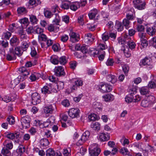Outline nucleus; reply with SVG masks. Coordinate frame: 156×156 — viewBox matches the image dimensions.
I'll return each mask as SVG.
<instances>
[{
    "label": "nucleus",
    "instance_id": "16",
    "mask_svg": "<svg viewBox=\"0 0 156 156\" xmlns=\"http://www.w3.org/2000/svg\"><path fill=\"white\" fill-rule=\"evenodd\" d=\"M139 90L140 94L143 95H146L149 94V88L147 87H140Z\"/></svg>",
    "mask_w": 156,
    "mask_h": 156
},
{
    "label": "nucleus",
    "instance_id": "39",
    "mask_svg": "<svg viewBox=\"0 0 156 156\" xmlns=\"http://www.w3.org/2000/svg\"><path fill=\"white\" fill-rule=\"evenodd\" d=\"M41 144L43 147H46L48 146L49 144V141L46 138H43L40 140Z\"/></svg>",
    "mask_w": 156,
    "mask_h": 156
},
{
    "label": "nucleus",
    "instance_id": "6",
    "mask_svg": "<svg viewBox=\"0 0 156 156\" xmlns=\"http://www.w3.org/2000/svg\"><path fill=\"white\" fill-rule=\"evenodd\" d=\"M55 74L58 76H64L65 73L64 69L62 66L55 67L54 69Z\"/></svg>",
    "mask_w": 156,
    "mask_h": 156
},
{
    "label": "nucleus",
    "instance_id": "52",
    "mask_svg": "<svg viewBox=\"0 0 156 156\" xmlns=\"http://www.w3.org/2000/svg\"><path fill=\"white\" fill-rule=\"evenodd\" d=\"M88 118L90 121H94L98 119V116L94 114H92L89 115Z\"/></svg>",
    "mask_w": 156,
    "mask_h": 156
},
{
    "label": "nucleus",
    "instance_id": "23",
    "mask_svg": "<svg viewBox=\"0 0 156 156\" xmlns=\"http://www.w3.org/2000/svg\"><path fill=\"white\" fill-rule=\"evenodd\" d=\"M95 53L99 55L98 56L99 59L101 61H102L104 58L105 52L103 50H96Z\"/></svg>",
    "mask_w": 156,
    "mask_h": 156
},
{
    "label": "nucleus",
    "instance_id": "7",
    "mask_svg": "<svg viewBox=\"0 0 156 156\" xmlns=\"http://www.w3.org/2000/svg\"><path fill=\"white\" fill-rule=\"evenodd\" d=\"M21 122L23 128L27 129L30 126V118L26 116L21 118Z\"/></svg>",
    "mask_w": 156,
    "mask_h": 156
},
{
    "label": "nucleus",
    "instance_id": "56",
    "mask_svg": "<svg viewBox=\"0 0 156 156\" xmlns=\"http://www.w3.org/2000/svg\"><path fill=\"white\" fill-rule=\"evenodd\" d=\"M136 30L139 33L144 32L145 27L142 25H139L137 26Z\"/></svg>",
    "mask_w": 156,
    "mask_h": 156
},
{
    "label": "nucleus",
    "instance_id": "24",
    "mask_svg": "<svg viewBox=\"0 0 156 156\" xmlns=\"http://www.w3.org/2000/svg\"><path fill=\"white\" fill-rule=\"evenodd\" d=\"M80 7V2H75L72 3L70 5V8L72 10L74 11L76 10Z\"/></svg>",
    "mask_w": 156,
    "mask_h": 156
},
{
    "label": "nucleus",
    "instance_id": "57",
    "mask_svg": "<svg viewBox=\"0 0 156 156\" xmlns=\"http://www.w3.org/2000/svg\"><path fill=\"white\" fill-rule=\"evenodd\" d=\"M87 27L90 30L93 31L95 30L96 26L95 25L93 24H87Z\"/></svg>",
    "mask_w": 156,
    "mask_h": 156
},
{
    "label": "nucleus",
    "instance_id": "15",
    "mask_svg": "<svg viewBox=\"0 0 156 156\" xmlns=\"http://www.w3.org/2000/svg\"><path fill=\"white\" fill-rule=\"evenodd\" d=\"M10 45L12 46H17L20 43L19 39L16 36H13L10 41Z\"/></svg>",
    "mask_w": 156,
    "mask_h": 156
},
{
    "label": "nucleus",
    "instance_id": "19",
    "mask_svg": "<svg viewBox=\"0 0 156 156\" xmlns=\"http://www.w3.org/2000/svg\"><path fill=\"white\" fill-rule=\"evenodd\" d=\"M107 80L112 83H114L116 82L117 79L116 77L114 75L108 74L106 76Z\"/></svg>",
    "mask_w": 156,
    "mask_h": 156
},
{
    "label": "nucleus",
    "instance_id": "53",
    "mask_svg": "<svg viewBox=\"0 0 156 156\" xmlns=\"http://www.w3.org/2000/svg\"><path fill=\"white\" fill-rule=\"evenodd\" d=\"M120 141L122 144L123 146L128 145L129 142V140L125 137H123L120 140Z\"/></svg>",
    "mask_w": 156,
    "mask_h": 156
},
{
    "label": "nucleus",
    "instance_id": "9",
    "mask_svg": "<svg viewBox=\"0 0 156 156\" xmlns=\"http://www.w3.org/2000/svg\"><path fill=\"white\" fill-rule=\"evenodd\" d=\"M38 39L39 42H40L41 47L44 48L46 47V44L44 43L48 39L47 36L44 34H40L38 36Z\"/></svg>",
    "mask_w": 156,
    "mask_h": 156
},
{
    "label": "nucleus",
    "instance_id": "13",
    "mask_svg": "<svg viewBox=\"0 0 156 156\" xmlns=\"http://www.w3.org/2000/svg\"><path fill=\"white\" fill-rule=\"evenodd\" d=\"M110 136L108 134H106L105 133H101L100 134L98 140L101 141H105L108 140Z\"/></svg>",
    "mask_w": 156,
    "mask_h": 156
},
{
    "label": "nucleus",
    "instance_id": "33",
    "mask_svg": "<svg viewBox=\"0 0 156 156\" xmlns=\"http://www.w3.org/2000/svg\"><path fill=\"white\" fill-rule=\"evenodd\" d=\"M93 108L96 109L100 110L102 109V104L101 103L98 102H94L92 105Z\"/></svg>",
    "mask_w": 156,
    "mask_h": 156
},
{
    "label": "nucleus",
    "instance_id": "50",
    "mask_svg": "<svg viewBox=\"0 0 156 156\" xmlns=\"http://www.w3.org/2000/svg\"><path fill=\"white\" fill-rule=\"evenodd\" d=\"M42 93L44 94L50 93V92L48 87L47 86H44L41 89Z\"/></svg>",
    "mask_w": 156,
    "mask_h": 156
},
{
    "label": "nucleus",
    "instance_id": "54",
    "mask_svg": "<svg viewBox=\"0 0 156 156\" xmlns=\"http://www.w3.org/2000/svg\"><path fill=\"white\" fill-rule=\"evenodd\" d=\"M43 30L42 29L38 27H34V33H36L40 35V34H43Z\"/></svg>",
    "mask_w": 156,
    "mask_h": 156
},
{
    "label": "nucleus",
    "instance_id": "17",
    "mask_svg": "<svg viewBox=\"0 0 156 156\" xmlns=\"http://www.w3.org/2000/svg\"><path fill=\"white\" fill-rule=\"evenodd\" d=\"M156 32L155 27L154 26L152 27H148L147 28L146 32L147 34L151 36L154 35Z\"/></svg>",
    "mask_w": 156,
    "mask_h": 156
},
{
    "label": "nucleus",
    "instance_id": "34",
    "mask_svg": "<svg viewBox=\"0 0 156 156\" xmlns=\"http://www.w3.org/2000/svg\"><path fill=\"white\" fill-rule=\"evenodd\" d=\"M56 85L58 90H59L64 88V83L63 82L59 81L57 83ZM54 92H58V90H55V91H54Z\"/></svg>",
    "mask_w": 156,
    "mask_h": 156
},
{
    "label": "nucleus",
    "instance_id": "29",
    "mask_svg": "<svg viewBox=\"0 0 156 156\" xmlns=\"http://www.w3.org/2000/svg\"><path fill=\"white\" fill-rule=\"evenodd\" d=\"M18 34L20 36L21 41H24L27 38V36L24 34V32L23 30H19Z\"/></svg>",
    "mask_w": 156,
    "mask_h": 156
},
{
    "label": "nucleus",
    "instance_id": "38",
    "mask_svg": "<svg viewBox=\"0 0 156 156\" xmlns=\"http://www.w3.org/2000/svg\"><path fill=\"white\" fill-rule=\"evenodd\" d=\"M147 99L148 101V102L151 105L155 102V98L153 95L148 96L147 98Z\"/></svg>",
    "mask_w": 156,
    "mask_h": 156
},
{
    "label": "nucleus",
    "instance_id": "51",
    "mask_svg": "<svg viewBox=\"0 0 156 156\" xmlns=\"http://www.w3.org/2000/svg\"><path fill=\"white\" fill-rule=\"evenodd\" d=\"M7 120L9 124L12 125L15 123V119L13 116H10L7 119Z\"/></svg>",
    "mask_w": 156,
    "mask_h": 156
},
{
    "label": "nucleus",
    "instance_id": "4",
    "mask_svg": "<svg viewBox=\"0 0 156 156\" xmlns=\"http://www.w3.org/2000/svg\"><path fill=\"white\" fill-rule=\"evenodd\" d=\"M55 120V117L51 116L50 117L46 122H44L43 124H41L40 126H42L43 127H46L50 126L54 123Z\"/></svg>",
    "mask_w": 156,
    "mask_h": 156
},
{
    "label": "nucleus",
    "instance_id": "8",
    "mask_svg": "<svg viewBox=\"0 0 156 156\" xmlns=\"http://www.w3.org/2000/svg\"><path fill=\"white\" fill-rule=\"evenodd\" d=\"M100 91L103 93L110 92L112 90V87L107 84H102L99 87Z\"/></svg>",
    "mask_w": 156,
    "mask_h": 156
},
{
    "label": "nucleus",
    "instance_id": "30",
    "mask_svg": "<svg viewBox=\"0 0 156 156\" xmlns=\"http://www.w3.org/2000/svg\"><path fill=\"white\" fill-rule=\"evenodd\" d=\"M30 23L33 24H37L38 21L36 16L34 15H30Z\"/></svg>",
    "mask_w": 156,
    "mask_h": 156
},
{
    "label": "nucleus",
    "instance_id": "42",
    "mask_svg": "<svg viewBox=\"0 0 156 156\" xmlns=\"http://www.w3.org/2000/svg\"><path fill=\"white\" fill-rule=\"evenodd\" d=\"M122 23L123 26L126 29H128L129 27L130 21L128 19H124L123 20Z\"/></svg>",
    "mask_w": 156,
    "mask_h": 156
},
{
    "label": "nucleus",
    "instance_id": "63",
    "mask_svg": "<svg viewBox=\"0 0 156 156\" xmlns=\"http://www.w3.org/2000/svg\"><path fill=\"white\" fill-rule=\"evenodd\" d=\"M114 63V61L113 59L109 58L108 59L106 62V64L108 66H112Z\"/></svg>",
    "mask_w": 156,
    "mask_h": 156
},
{
    "label": "nucleus",
    "instance_id": "12",
    "mask_svg": "<svg viewBox=\"0 0 156 156\" xmlns=\"http://www.w3.org/2000/svg\"><path fill=\"white\" fill-rule=\"evenodd\" d=\"M55 108V107L54 105H50L45 107L44 108V111L47 114H52Z\"/></svg>",
    "mask_w": 156,
    "mask_h": 156
},
{
    "label": "nucleus",
    "instance_id": "14",
    "mask_svg": "<svg viewBox=\"0 0 156 156\" xmlns=\"http://www.w3.org/2000/svg\"><path fill=\"white\" fill-rule=\"evenodd\" d=\"M46 156H62L60 153H55L54 151L51 149H49L46 151Z\"/></svg>",
    "mask_w": 156,
    "mask_h": 156
},
{
    "label": "nucleus",
    "instance_id": "59",
    "mask_svg": "<svg viewBox=\"0 0 156 156\" xmlns=\"http://www.w3.org/2000/svg\"><path fill=\"white\" fill-rule=\"evenodd\" d=\"M101 15L105 19V20H108L109 19V15L108 13L104 11L101 12Z\"/></svg>",
    "mask_w": 156,
    "mask_h": 156
},
{
    "label": "nucleus",
    "instance_id": "48",
    "mask_svg": "<svg viewBox=\"0 0 156 156\" xmlns=\"http://www.w3.org/2000/svg\"><path fill=\"white\" fill-rule=\"evenodd\" d=\"M53 16H55V19L53 20V21L55 23L57 24L60 22V17L59 15L57 13L53 14Z\"/></svg>",
    "mask_w": 156,
    "mask_h": 156
},
{
    "label": "nucleus",
    "instance_id": "18",
    "mask_svg": "<svg viewBox=\"0 0 156 156\" xmlns=\"http://www.w3.org/2000/svg\"><path fill=\"white\" fill-rule=\"evenodd\" d=\"M4 147H5L9 150L11 149L13 147V144L12 142L9 141L8 140H5L3 143Z\"/></svg>",
    "mask_w": 156,
    "mask_h": 156
},
{
    "label": "nucleus",
    "instance_id": "62",
    "mask_svg": "<svg viewBox=\"0 0 156 156\" xmlns=\"http://www.w3.org/2000/svg\"><path fill=\"white\" fill-rule=\"evenodd\" d=\"M109 38V34L105 32L102 34V38L104 41H107Z\"/></svg>",
    "mask_w": 156,
    "mask_h": 156
},
{
    "label": "nucleus",
    "instance_id": "43",
    "mask_svg": "<svg viewBox=\"0 0 156 156\" xmlns=\"http://www.w3.org/2000/svg\"><path fill=\"white\" fill-rule=\"evenodd\" d=\"M137 90V87H134L130 89L129 91L130 95L132 97L133 96V95L136 93Z\"/></svg>",
    "mask_w": 156,
    "mask_h": 156
},
{
    "label": "nucleus",
    "instance_id": "25",
    "mask_svg": "<svg viewBox=\"0 0 156 156\" xmlns=\"http://www.w3.org/2000/svg\"><path fill=\"white\" fill-rule=\"evenodd\" d=\"M151 58L150 57H146L141 61V65L145 66L150 65L151 63Z\"/></svg>",
    "mask_w": 156,
    "mask_h": 156
},
{
    "label": "nucleus",
    "instance_id": "22",
    "mask_svg": "<svg viewBox=\"0 0 156 156\" xmlns=\"http://www.w3.org/2000/svg\"><path fill=\"white\" fill-rule=\"evenodd\" d=\"M121 51H122L125 56L127 58H129L130 57L131 54L130 52L129 51V49L127 46H123L121 48Z\"/></svg>",
    "mask_w": 156,
    "mask_h": 156
},
{
    "label": "nucleus",
    "instance_id": "55",
    "mask_svg": "<svg viewBox=\"0 0 156 156\" xmlns=\"http://www.w3.org/2000/svg\"><path fill=\"white\" fill-rule=\"evenodd\" d=\"M20 22L21 24H24L26 26H28L29 24V22L28 18H24L20 20Z\"/></svg>",
    "mask_w": 156,
    "mask_h": 156
},
{
    "label": "nucleus",
    "instance_id": "26",
    "mask_svg": "<svg viewBox=\"0 0 156 156\" xmlns=\"http://www.w3.org/2000/svg\"><path fill=\"white\" fill-rule=\"evenodd\" d=\"M115 27L119 32L122 31L123 29V27L122 23L117 20L115 22Z\"/></svg>",
    "mask_w": 156,
    "mask_h": 156
},
{
    "label": "nucleus",
    "instance_id": "47",
    "mask_svg": "<svg viewBox=\"0 0 156 156\" xmlns=\"http://www.w3.org/2000/svg\"><path fill=\"white\" fill-rule=\"evenodd\" d=\"M141 105L144 107H147L151 106L147 99H144L142 101Z\"/></svg>",
    "mask_w": 156,
    "mask_h": 156
},
{
    "label": "nucleus",
    "instance_id": "41",
    "mask_svg": "<svg viewBox=\"0 0 156 156\" xmlns=\"http://www.w3.org/2000/svg\"><path fill=\"white\" fill-rule=\"evenodd\" d=\"M29 47L28 43L25 41H23L22 42L21 49L23 51H26Z\"/></svg>",
    "mask_w": 156,
    "mask_h": 156
},
{
    "label": "nucleus",
    "instance_id": "60",
    "mask_svg": "<svg viewBox=\"0 0 156 156\" xmlns=\"http://www.w3.org/2000/svg\"><path fill=\"white\" fill-rule=\"evenodd\" d=\"M87 39L90 42L93 41L94 39V36H92L91 34L88 33L86 35Z\"/></svg>",
    "mask_w": 156,
    "mask_h": 156
},
{
    "label": "nucleus",
    "instance_id": "2",
    "mask_svg": "<svg viewBox=\"0 0 156 156\" xmlns=\"http://www.w3.org/2000/svg\"><path fill=\"white\" fill-rule=\"evenodd\" d=\"M80 112V110L78 108H73L70 109L68 113L69 116L72 119H73L79 117Z\"/></svg>",
    "mask_w": 156,
    "mask_h": 156
},
{
    "label": "nucleus",
    "instance_id": "21",
    "mask_svg": "<svg viewBox=\"0 0 156 156\" xmlns=\"http://www.w3.org/2000/svg\"><path fill=\"white\" fill-rule=\"evenodd\" d=\"M98 13V11L96 9H94L91 10L88 13L89 18L93 19L95 18V16L97 15Z\"/></svg>",
    "mask_w": 156,
    "mask_h": 156
},
{
    "label": "nucleus",
    "instance_id": "49",
    "mask_svg": "<svg viewBox=\"0 0 156 156\" xmlns=\"http://www.w3.org/2000/svg\"><path fill=\"white\" fill-rule=\"evenodd\" d=\"M44 14L45 17L48 18H51L53 15L51 11L48 10H44Z\"/></svg>",
    "mask_w": 156,
    "mask_h": 156
},
{
    "label": "nucleus",
    "instance_id": "37",
    "mask_svg": "<svg viewBox=\"0 0 156 156\" xmlns=\"http://www.w3.org/2000/svg\"><path fill=\"white\" fill-rule=\"evenodd\" d=\"M104 100L106 101H112L113 99V96L112 95L108 94L104 95L103 97Z\"/></svg>",
    "mask_w": 156,
    "mask_h": 156
},
{
    "label": "nucleus",
    "instance_id": "5",
    "mask_svg": "<svg viewBox=\"0 0 156 156\" xmlns=\"http://www.w3.org/2000/svg\"><path fill=\"white\" fill-rule=\"evenodd\" d=\"M70 41L72 43H75L80 39L79 35L73 31H71L69 34Z\"/></svg>",
    "mask_w": 156,
    "mask_h": 156
},
{
    "label": "nucleus",
    "instance_id": "45",
    "mask_svg": "<svg viewBox=\"0 0 156 156\" xmlns=\"http://www.w3.org/2000/svg\"><path fill=\"white\" fill-rule=\"evenodd\" d=\"M69 2L66 1L62 3L61 7L64 9H69Z\"/></svg>",
    "mask_w": 156,
    "mask_h": 156
},
{
    "label": "nucleus",
    "instance_id": "40",
    "mask_svg": "<svg viewBox=\"0 0 156 156\" xmlns=\"http://www.w3.org/2000/svg\"><path fill=\"white\" fill-rule=\"evenodd\" d=\"M142 3V1L141 0H133V3L134 7L137 9H141L140 7L138 6V5L139 4H140Z\"/></svg>",
    "mask_w": 156,
    "mask_h": 156
},
{
    "label": "nucleus",
    "instance_id": "32",
    "mask_svg": "<svg viewBox=\"0 0 156 156\" xmlns=\"http://www.w3.org/2000/svg\"><path fill=\"white\" fill-rule=\"evenodd\" d=\"M14 53L15 56L16 55L20 57L21 55L23 52L21 50L20 47H16L15 48V49H14Z\"/></svg>",
    "mask_w": 156,
    "mask_h": 156
},
{
    "label": "nucleus",
    "instance_id": "27",
    "mask_svg": "<svg viewBox=\"0 0 156 156\" xmlns=\"http://www.w3.org/2000/svg\"><path fill=\"white\" fill-rule=\"evenodd\" d=\"M50 61L54 65L57 64L59 63L58 57L56 55H52L51 57Z\"/></svg>",
    "mask_w": 156,
    "mask_h": 156
},
{
    "label": "nucleus",
    "instance_id": "1",
    "mask_svg": "<svg viewBox=\"0 0 156 156\" xmlns=\"http://www.w3.org/2000/svg\"><path fill=\"white\" fill-rule=\"evenodd\" d=\"M90 135V132L86 131L82 134L80 138L78 140L76 143L77 146L82 145L89 138Z\"/></svg>",
    "mask_w": 156,
    "mask_h": 156
},
{
    "label": "nucleus",
    "instance_id": "11",
    "mask_svg": "<svg viewBox=\"0 0 156 156\" xmlns=\"http://www.w3.org/2000/svg\"><path fill=\"white\" fill-rule=\"evenodd\" d=\"M100 152V149L97 147L89 149V154L90 156H98Z\"/></svg>",
    "mask_w": 156,
    "mask_h": 156
},
{
    "label": "nucleus",
    "instance_id": "3",
    "mask_svg": "<svg viewBox=\"0 0 156 156\" xmlns=\"http://www.w3.org/2000/svg\"><path fill=\"white\" fill-rule=\"evenodd\" d=\"M32 103L35 105L39 104L41 102L40 95L37 93H33L31 95Z\"/></svg>",
    "mask_w": 156,
    "mask_h": 156
},
{
    "label": "nucleus",
    "instance_id": "28",
    "mask_svg": "<svg viewBox=\"0 0 156 156\" xmlns=\"http://www.w3.org/2000/svg\"><path fill=\"white\" fill-rule=\"evenodd\" d=\"M100 124L97 122H93L91 125V127L97 131L99 130L100 129Z\"/></svg>",
    "mask_w": 156,
    "mask_h": 156
},
{
    "label": "nucleus",
    "instance_id": "35",
    "mask_svg": "<svg viewBox=\"0 0 156 156\" xmlns=\"http://www.w3.org/2000/svg\"><path fill=\"white\" fill-rule=\"evenodd\" d=\"M18 13L20 15H23L27 13V11L26 9L24 7H20L17 9Z\"/></svg>",
    "mask_w": 156,
    "mask_h": 156
},
{
    "label": "nucleus",
    "instance_id": "46",
    "mask_svg": "<svg viewBox=\"0 0 156 156\" xmlns=\"http://www.w3.org/2000/svg\"><path fill=\"white\" fill-rule=\"evenodd\" d=\"M59 62L61 65H64L67 62L66 57L63 56L60 57L59 59Z\"/></svg>",
    "mask_w": 156,
    "mask_h": 156
},
{
    "label": "nucleus",
    "instance_id": "10",
    "mask_svg": "<svg viewBox=\"0 0 156 156\" xmlns=\"http://www.w3.org/2000/svg\"><path fill=\"white\" fill-rule=\"evenodd\" d=\"M16 57L14 53V49L13 48H9V53L6 55V59L8 61H12L16 59Z\"/></svg>",
    "mask_w": 156,
    "mask_h": 156
},
{
    "label": "nucleus",
    "instance_id": "58",
    "mask_svg": "<svg viewBox=\"0 0 156 156\" xmlns=\"http://www.w3.org/2000/svg\"><path fill=\"white\" fill-rule=\"evenodd\" d=\"M138 36L140 40L147 39L146 37V34L144 32L139 33H138Z\"/></svg>",
    "mask_w": 156,
    "mask_h": 156
},
{
    "label": "nucleus",
    "instance_id": "31",
    "mask_svg": "<svg viewBox=\"0 0 156 156\" xmlns=\"http://www.w3.org/2000/svg\"><path fill=\"white\" fill-rule=\"evenodd\" d=\"M2 154L5 156H11V152L10 151L5 147H3L1 151Z\"/></svg>",
    "mask_w": 156,
    "mask_h": 156
},
{
    "label": "nucleus",
    "instance_id": "44",
    "mask_svg": "<svg viewBox=\"0 0 156 156\" xmlns=\"http://www.w3.org/2000/svg\"><path fill=\"white\" fill-rule=\"evenodd\" d=\"M18 79H15L12 80L10 83V87L11 88H13L19 83Z\"/></svg>",
    "mask_w": 156,
    "mask_h": 156
},
{
    "label": "nucleus",
    "instance_id": "61",
    "mask_svg": "<svg viewBox=\"0 0 156 156\" xmlns=\"http://www.w3.org/2000/svg\"><path fill=\"white\" fill-rule=\"evenodd\" d=\"M44 43L46 46V45L47 47H48L52 45L53 43V41L50 39L48 38Z\"/></svg>",
    "mask_w": 156,
    "mask_h": 156
},
{
    "label": "nucleus",
    "instance_id": "64",
    "mask_svg": "<svg viewBox=\"0 0 156 156\" xmlns=\"http://www.w3.org/2000/svg\"><path fill=\"white\" fill-rule=\"evenodd\" d=\"M125 101L127 103H129L133 101V99L132 96H127L125 98Z\"/></svg>",
    "mask_w": 156,
    "mask_h": 156
},
{
    "label": "nucleus",
    "instance_id": "36",
    "mask_svg": "<svg viewBox=\"0 0 156 156\" xmlns=\"http://www.w3.org/2000/svg\"><path fill=\"white\" fill-rule=\"evenodd\" d=\"M5 136L7 138L11 140L15 139L14 133L9 132H6L5 133Z\"/></svg>",
    "mask_w": 156,
    "mask_h": 156
},
{
    "label": "nucleus",
    "instance_id": "20",
    "mask_svg": "<svg viewBox=\"0 0 156 156\" xmlns=\"http://www.w3.org/2000/svg\"><path fill=\"white\" fill-rule=\"evenodd\" d=\"M41 76V75L40 74L38 73H34L31 74L29 78L32 81H34L38 80Z\"/></svg>",
    "mask_w": 156,
    "mask_h": 156
}]
</instances>
